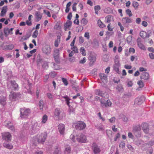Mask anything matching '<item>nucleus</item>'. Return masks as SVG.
Masks as SVG:
<instances>
[{"mask_svg": "<svg viewBox=\"0 0 154 154\" xmlns=\"http://www.w3.org/2000/svg\"><path fill=\"white\" fill-rule=\"evenodd\" d=\"M47 135L45 134H41L38 135L34 139L37 140V142H38L39 143H44L47 137Z\"/></svg>", "mask_w": 154, "mask_h": 154, "instance_id": "1", "label": "nucleus"}, {"mask_svg": "<svg viewBox=\"0 0 154 154\" xmlns=\"http://www.w3.org/2000/svg\"><path fill=\"white\" fill-rule=\"evenodd\" d=\"M20 117L21 118H25L28 116L30 113V111L29 109L22 108L20 109Z\"/></svg>", "mask_w": 154, "mask_h": 154, "instance_id": "2", "label": "nucleus"}, {"mask_svg": "<svg viewBox=\"0 0 154 154\" xmlns=\"http://www.w3.org/2000/svg\"><path fill=\"white\" fill-rule=\"evenodd\" d=\"M101 106L103 107H111L112 105V103L109 100H108L105 101L103 99H101L100 100Z\"/></svg>", "mask_w": 154, "mask_h": 154, "instance_id": "3", "label": "nucleus"}, {"mask_svg": "<svg viewBox=\"0 0 154 154\" xmlns=\"http://www.w3.org/2000/svg\"><path fill=\"white\" fill-rule=\"evenodd\" d=\"M76 139L79 142L85 143L86 141V137L82 134H80L77 135Z\"/></svg>", "mask_w": 154, "mask_h": 154, "instance_id": "4", "label": "nucleus"}, {"mask_svg": "<svg viewBox=\"0 0 154 154\" xmlns=\"http://www.w3.org/2000/svg\"><path fill=\"white\" fill-rule=\"evenodd\" d=\"M63 97L65 99L66 104L69 107V112L71 113L74 112V109L69 104V100L70 99L67 96H65Z\"/></svg>", "mask_w": 154, "mask_h": 154, "instance_id": "5", "label": "nucleus"}, {"mask_svg": "<svg viewBox=\"0 0 154 154\" xmlns=\"http://www.w3.org/2000/svg\"><path fill=\"white\" fill-rule=\"evenodd\" d=\"M86 125L83 122H79L75 125V128L78 130H81L84 129L86 127Z\"/></svg>", "mask_w": 154, "mask_h": 154, "instance_id": "6", "label": "nucleus"}, {"mask_svg": "<svg viewBox=\"0 0 154 154\" xmlns=\"http://www.w3.org/2000/svg\"><path fill=\"white\" fill-rule=\"evenodd\" d=\"M133 20L128 17H125L122 18V23L125 26H127L130 23L132 22Z\"/></svg>", "mask_w": 154, "mask_h": 154, "instance_id": "7", "label": "nucleus"}, {"mask_svg": "<svg viewBox=\"0 0 154 154\" xmlns=\"http://www.w3.org/2000/svg\"><path fill=\"white\" fill-rule=\"evenodd\" d=\"M58 130L60 134L62 135H64L65 131V126L63 124L60 123L58 126Z\"/></svg>", "mask_w": 154, "mask_h": 154, "instance_id": "8", "label": "nucleus"}, {"mask_svg": "<svg viewBox=\"0 0 154 154\" xmlns=\"http://www.w3.org/2000/svg\"><path fill=\"white\" fill-rule=\"evenodd\" d=\"M3 139L6 141H9L11 140V135L9 132H5L2 134Z\"/></svg>", "mask_w": 154, "mask_h": 154, "instance_id": "9", "label": "nucleus"}, {"mask_svg": "<svg viewBox=\"0 0 154 154\" xmlns=\"http://www.w3.org/2000/svg\"><path fill=\"white\" fill-rule=\"evenodd\" d=\"M42 50L43 52L47 55L50 54L51 52L50 47L48 45H46L44 46L42 49Z\"/></svg>", "mask_w": 154, "mask_h": 154, "instance_id": "10", "label": "nucleus"}, {"mask_svg": "<svg viewBox=\"0 0 154 154\" xmlns=\"http://www.w3.org/2000/svg\"><path fill=\"white\" fill-rule=\"evenodd\" d=\"M13 28L9 29L8 27H5L4 29V32L6 37H7L10 34H12L13 33L12 31L13 30Z\"/></svg>", "mask_w": 154, "mask_h": 154, "instance_id": "11", "label": "nucleus"}, {"mask_svg": "<svg viewBox=\"0 0 154 154\" xmlns=\"http://www.w3.org/2000/svg\"><path fill=\"white\" fill-rule=\"evenodd\" d=\"M5 126L11 129L12 131H14L15 129L14 125L11 122L5 121Z\"/></svg>", "mask_w": 154, "mask_h": 154, "instance_id": "12", "label": "nucleus"}, {"mask_svg": "<svg viewBox=\"0 0 154 154\" xmlns=\"http://www.w3.org/2000/svg\"><path fill=\"white\" fill-rule=\"evenodd\" d=\"M20 95V94L19 93L11 92L9 95V98L11 100H14L17 97H19Z\"/></svg>", "mask_w": 154, "mask_h": 154, "instance_id": "13", "label": "nucleus"}, {"mask_svg": "<svg viewBox=\"0 0 154 154\" xmlns=\"http://www.w3.org/2000/svg\"><path fill=\"white\" fill-rule=\"evenodd\" d=\"M95 93L96 95L100 96L102 97H107L108 95L106 93H103V91H100L99 89H97L95 91Z\"/></svg>", "mask_w": 154, "mask_h": 154, "instance_id": "14", "label": "nucleus"}, {"mask_svg": "<svg viewBox=\"0 0 154 154\" xmlns=\"http://www.w3.org/2000/svg\"><path fill=\"white\" fill-rule=\"evenodd\" d=\"M99 76L100 79L104 84L107 82V75L104 73H100L99 74Z\"/></svg>", "mask_w": 154, "mask_h": 154, "instance_id": "15", "label": "nucleus"}, {"mask_svg": "<svg viewBox=\"0 0 154 154\" xmlns=\"http://www.w3.org/2000/svg\"><path fill=\"white\" fill-rule=\"evenodd\" d=\"M92 149L95 154H97L101 151L99 147L95 143L93 144Z\"/></svg>", "mask_w": 154, "mask_h": 154, "instance_id": "16", "label": "nucleus"}, {"mask_svg": "<svg viewBox=\"0 0 154 154\" xmlns=\"http://www.w3.org/2000/svg\"><path fill=\"white\" fill-rule=\"evenodd\" d=\"M149 125L147 123H144L142 125V127L144 132L148 133L149 131Z\"/></svg>", "mask_w": 154, "mask_h": 154, "instance_id": "17", "label": "nucleus"}, {"mask_svg": "<svg viewBox=\"0 0 154 154\" xmlns=\"http://www.w3.org/2000/svg\"><path fill=\"white\" fill-rule=\"evenodd\" d=\"M31 130L35 132L38 131L40 128L39 126L38 125L37 122L34 123L32 126Z\"/></svg>", "mask_w": 154, "mask_h": 154, "instance_id": "18", "label": "nucleus"}, {"mask_svg": "<svg viewBox=\"0 0 154 154\" xmlns=\"http://www.w3.org/2000/svg\"><path fill=\"white\" fill-rule=\"evenodd\" d=\"M36 21H38L42 18V15L40 12L36 11L35 14Z\"/></svg>", "mask_w": 154, "mask_h": 154, "instance_id": "19", "label": "nucleus"}, {"mask_svg": "<svg viewBox=\"0 0 154 154\" xmlns=\"http://www.w3.org/2000/svg\"><path fill=\"white\" fill-rule=\"evenodd\" d=\"M140 78L141 79L144 80H147L149 79V74L147 72H143L140 76Z\"/></svg>", "mask_w": 154, "mask_h": 154, "instance_id": "20", "label": "nucleus"}, {"mask_svg": "<svg viewBox=\"0 0 154 154\" xmlns=\"http://www.w3.org/2000/svg\"><path fill=\"white\" fill-rule=\"evenodd\" d=\"M143 97H138L136 98L135 101V103L137 105H140L143 102L142 99Z\"/></svg>", "mask_w": 154, "mask_h": 154, "instance_id": "21", "label": "nucleus"}, {"mask_svg": "<svg viewBox=\"0 0 154 154\" xmlns=\"http://www.w3.org/2000/svg\"><path fill=\"white\" fill-rule=\"evenodd\" d=\"M8 8L7 6L3 7L2 8L0 15L2 17L4 16L6 14Z\"/></svg>", "mask_w": 154, "mask_h": 154, "instance_id": "22", "label": "nucleus"}, {"mask_svg": "<svg viewBox=\"0 0 154 154\" xmlns=\"http://www.w3.org/2000/svg\"><path fill=\"white\" fill-rule=\"evenodd\" d=\"M6 98L5 97H0V104L4 106L6 104Z\"/></svg>", "mask_w": 154, "mask_h": 154, "instance_id": "23", "label": "nucleus"}, {"mask_svg": "<svg viewBox=\"0 0 154 154\" xmlns=\"http://www.w3.org/2000/svg\"><path fill=\"white\" fill-rule=\"evenodd\" d=\"M113 17L111 15L107 16L105 18V21L108 23H109L111 21H113Z\"/></svg>", "mask_w": 154, "mask_h": 154, "instance_id": "24", "label": "nucleus"}, {"mask_svg": "<svg viewBox=\"0 0 154 154\" xmlns=\"http://www.w3.org/2000/svg\"><path fill=\"white\" fill-rule=\"evenodd\" d=\"M3 146L8 149H11L13 148V145L11 143L5 142L3 143Z\"/></svg>", "mask_w": 154, "mask_h": 154, "instance_id": "25", "label": "nucleus"}, {"mask_svg": "<svg viewBox=\"0 0 154 154\" xmlns=\"http://www.w3.org/2000/svg\"><path fill=\"white\" fill-rule=\"evenodd\" d=\"M61 113V110L59 108L55 109L54 112V116L57 118H59V116Z\"/></svg>", "mask_w": 154, "mask_h": 154, "instance_id": "26", "label": "nucleus"}, {"mask_svg": "<svg viewBox=\"0 0 154 154\" xmlns=\"http://www.w3.org/2000/svg\"><path fill=\"white\" fill-rule=\"evenodd\" d=\"M72 24V22L68 20L67 21L66 23L64 25V29L66 31L67 30V29L69 28L71 26Z\"/></svg>", "mask_w": 154, "mask_h": 154, "instance_id": "27", "label": "nucleus"}, {"mask_svg": "<svg viewBox=\"0 0 154 154\" xmlns=\"http://www.w3.org/2000/svg\"><path fill=\"white\" fill-rule=\"evenodd\" d=\"M71 151L70 146L69 145L66 146L64 150V152L66 154H69Z\"/></svg>", "mask_w": 154, "mask_h": 154, "instance_id": "28", "label": "nucleus"}, {"mask_svg": "<svg viewBox=\"0 0 154 154\" xmlns=\"http://www.w3.org/2000/svg\"><path fill=\"white\" fill-rule=\"evenodd\" d=\"M14 48V45L12 44L6 45L4 47L5 49L7 50H12Z\"/></svg>", "mask_w": 154, "mask_h": 154, "instance_id": "29", "label": "nucleus"}, {"mask_svg": "<svg viewBox=\"0 0 154 154\" xmlns=\"http://www.w3.org/2000/svg\"><path fill=\"white\" fill-rule=\"evenodd\" d=\"M128 43L129 44H132V36L131 35L128 36L126 38Z\"/></svg>", "mask_w": 154, "mask_h": 154, "instance_id": "30", "label": "nucleus"}, {"mask_svg": "<svg viewBox=\"0 0 154 154\" xmlns=\"http://www.w3.org/2000/svg\"><path fill=\"white\" fill-rule=\"evenodd\" d=\"M140 130V125L134 126L133 127V131L134 132H136L139 131Z\"/></svg>", "mask_w": 154, "mask_h": 154, "instance_id": "31", "label": "nucleus"}, {"mask_svg": "<svg viewBox=\"0 0 154 154\" xmlns=\"http://www.w3.org/2000/svg\"><path fill=\"white\" fill-rule=\"evenodd\" d=\"M97 24L98 26L100 28H103L106 26L100 20H98Z\"/></svg>", "mask_w": 154, "mask_h": 154, "instance_id": "32", "label": "nucleus"}, {"mask_svg": "<svg viewBox=\"0 0 154 154\" xmlns=\"http://www.w3.org/2000/svg\"><path fill=\"white\" fill-rule=\"evenodd\" d=\"M146 33L143 31L140 32V36L143 38H146Z\"/></svg>", "mask_w": 154, "mask_h": 154, "instance_id": "33", "label": "nucleus"}, {"mask_svg": "<svg viewBox=\"0 0 154 154\" xmlns=\"http://www.w3.org/2000/svg\"><path fill=\"white\" fill-rule=\"evenodd\" d=\"M100 9V7L99 5L95 6L94 7V10L95 11V13L97 14H98V11Z\"/></svg>", "mask_w": 154, "mask_h": 154, "instance_id": "34", "label": "nucleus"}, {"mask_svg": "<svg viewBox=\"0 0 154 154\" xmlns=\"http://www.w3.org/2000/svg\"><path fill=\"white\" fill-rule=\"evenodd\" d=\"M11 83L13 86V87L15 89H16L18 85L14 81H11Z\"/></svg>", "mask_w": 154, "mask_h": 154, "instance_id": "35", "label": "nucleus"}, {"mask_svg": "<svg viewBox=\"0 0 154 154\" xmlns=\"http://www.w3.org/2000/svg\"><path fill=\"white\" fill-rule=\"evenodd\" d=\"M48 117L47 116L45 115H44L42 118V122L43 123H45L47 120Z\"/></svg>", "mask_w": 154, "mask_h": 154, "instance_id": "36", "label": "nucleus"}, {"mask_svg": "<svg viewBox=\"0 0 154 154\" xmlns=\"http://www.w3.org/2000/svg\"><path fill=\"white\" fill-rule=\"evenodd\" d=\"M125 12L126 14L129 17H131L132 16V14L130 10L127 9L126 10Z\"/></svg>", "mask_w": 154, "mask_h": 154, "instance_id": "37", "label": "nucleus"}, {"mask_svg": "<svg viewBox=\"0 0 154 154\" xmlns=\"http://www.w3.org/2000/svg\"><path fill=\"white\" fill-rule=\"evenodd\" d=\"M60 50L59 49H55L54 50V56H59Z\"/></svg>", "mask_w": 154, "mask_h": 154, "instance_id": "38", "label": "nucleus"}, {"mask_svg": "<svg viewBox=\"0 0 154 154\" xmlns=\"http://www.w3.org/2000/svg\"><path fill=\"white\" fill-rule=\"evenodd\" d=\"M38 34V31L36 30H35L33 33V34L32 35V37L34 38H36Z\"/></svg>", "mask_w": 154, "mask_h": 154, "instance_id": "39", "label": "nucleus"}, {"mask_svg": "<svg viewBox=\"0 0 154 154\" xmlns=\"http://www.w3.org/2000/svg\"><path fill=\"white\" fill-rule=\"evenodd\" d=\"M42 61L43 60L42 58L40 56L37 57V63L38 65L40 64Z\"/></svg>", "mask_w": 154, "mask_h": 154, "instance_id": "40", "label": "nucleus"}, {"mask_svg": "<svg viewBox=\"0 0 154 154\" xmlns=\"http://www.w3.org/2000/svg\"><path fill=\"white\" fill-rule=\"evenodd\" d=\"M138 45L139 48L143 50H145V48L144 46L141 43H139L137 44Z\"/></svg>", "mask_w": 154, "mask_h": 154, "instance_id": "41", "label": "nucleus"}, {"mask_svg": "<svg viewBox=\"0 0 154 154\" xmlns=\"http://www.w3.org/2000/svg\"><path fill=\"white\" fill-rule=\"evenodd\" d=\"M35 137H34L33 138V139L32 140V144L33 145H34L35 146H37V144L38 143H38V142H37V140H35L34 139Z\"/></svg>", "mask_w": 154, "mask_h": 154, "instance_id": "42", "label": "nucleus"}, {"mask_svg": "<svg viewBox=\"0 0 154 154\" xmlns=\"http://www.w3.org/2000/svg\"><path fill=\"white\" fill-rule=\"evenodd\" d=\"M104 12L105 13L109 14L111 12V9L109 7L106 8L104 9Z\"/></svg>", "mask_w": 154, "mask_h": 154, "instance_id": "43", "label": "nucleus"}, {"mask_svg": "<svg viewBox=\"0 0 154 154\" xmlns=\"http://www.w3.org/2000/svg\"><path fill=\"white\" fill-rule=\"evenodd\" d=\"M137 84L139 85V87L140 88H142L144 86L143 83L141 80L138 81L137 82Z\"/></svg>", "mask_w": 154, "mask_h": 154, "instance_id": "44", "label": "nucleus"}, {"mask_svg": "<svg viewBox=\"0 0 154 154\" xmlns=\"http://www.w3.org/2000/svg\"><path fill=\"white\" fill-rule=\"evenodd\" d=\"M42 67L44 69L48 68V63L45 61L44 62L43 64L42 65Z\"/></svg>", "mask_w": 154, "mask_h": 154, "instance_id": "45", "label": "nucleus"}, {"mask_svg": "<svg viewBox=\"0 0 154 154\" xmlns=\"http://www.w3.org/2000/svg\"><path fill=\"white\" fill-rule=\"evenodd\" d=\"M132 5L134 8H137L139 4L137 2L134 1L132 3Z\"/></svg>", "mask_w": 154, "mask_h": 154, "instance_id": "46", "label": "nucleus"}, {"mask_svg": "<svg viewBox=\"0 0 154 154\" xmlns=\"http://www.w3.org/2000/svg\"><path fill=\"white\" fill-rule=\"evenodd\" d=\"M60 150L58 148H56L55 149L53 154H60Z\"/></svg>", "mask_w": 154, "mask_h": 154, "instance_id": "47", "label": "nucleus"}, {"mask_svg": "<svg viewBox=\"0 0 154 154\" xmlns=\"http://www.w3.org/2000/svg\"><path fill=\"white\" fill-rule=\"evenodd\" d=\"M49 75L51 77L53 78L56 76V74L54 72H51L50 73Z\"/></svg>", "mask_w": 154, "mask_h": 154, "instance_id": "48", "label": "nucleus"}, {"mask_svg": "<svg viewBox=\"0 0 154 154\" xmlns=\"http://www.w3.org/2000/svg\"><path fill=\"white\" fill-rule=\"evenodd\" d=\"M44 102L42 101H40L39 102V106L41 109H43L44 107Z\"/></svg>", "mask_w": 154, "mask_h": 154, "instance_id": "49", "label": "nucleus"}, {"mask_svg": "<svg viewBox=\"0 0 154 154\" xmlns=\"http://www.w3.org/2000/svg\"><path fill=\"white\" fill-rule=\"evenodd\" d=\"M62 80L65 85L67 86L68 85V81L66 79L62 78Z\"/></svg>", "mask_w": 154, "mask_h": 154, "instance_id": "50", "label": "nucleus"}, {"mask_svg": "<svg viewBox=\"0 0 154 154\" xmlns=\"http://www.w3.org/2000/svg\"><path fill=\"white\" fill-rule=\"evenodd\" d=\"M88 22L87 20L85 18H83L81 21V23L84 25H86L87 23Z\"/></svg>", "mask_w": 154, "mask_h": 154, "instance_id": "51", "label": "nucleus"}, {"mask_svg": "<svg viewBox=\"0 0 154 154\" xmlns=\"http://www.w3.org/2000/svg\"><path fill=\"white\" fill-rule=\"evenodd\" d=\"M80 51L82 52V54L83 56H85L86 55L85 49L83 47H82L80 48Z\"/></svg>", "mask_w": 154, "mask_h": 154, "instance_id": "52", "label": "nucleus"}, {"mask_svg": "<svg viewBox=\"0 0 154 154\" xmlns=\"http://www.w3.org/2000/svg\"><path fill=\"white\" fill-rule=\"evenodd\" d=\"M127 85L128 87H131L133 85L132 82L131 81L129 80H128L127 81Z\"/></svg>", "mask_w": 154, "mask_h": 154, "instance_id": "53", "label": "nucleus"}, {"mask_svg": "<svg viewBox=\"0 0 154 154\" xmlns=\"http://www.w3.org/2000/svg\"><path fill=\"white\" fill-rule=\"evenodd\" d=\"M125 146V143L123 141L121 142L119 145V147L122 148H123Z\"/></svg>", "mask_w": 154, "mask_h": 154, "instance_id": "54", "label": "nucleus"}, {"mask_svg": "<svg viewBox=\"0 0 154 154\" xmlns=\"http://www.w3.org/2000/svg\"><path fill=\"white\" fill-rule=\"evenodd\" d=\"M54 60L56 62L58 63L59 62V56H54Z\"/></svg>", "mask_w": 154, "mask_h": 154, "instance_id": "55", "label": "nucleus"}, {"mask_svg": "<svg viewBox=\"0 0 154 154\" xmlns=\"http://www.w3.org/2000/svg\"><path fill=\"white\" fill-rule=\"evenodd\" d=\"M71 49H73V51H74L76 53H77L78 52V48L75 46H73V47H72L71 48Z\"/></svg>", "mask_w": 154, "mask_h": 154, "instance_id": "56", "label": "nucleus"}, {"mask_svg": "<svg viewBox=\"0 0 154 154\" xmlns=\"http://www.w3.org/2000/svg\"><path fill=\"white\" fill-rule=\"evenodd\" d=\"M116 118L115 117H112L109 119V121L110 123H114L115 122Z\"/></svg>", "mask_w": 154, "mask_h": 154, "instance_id": "57", "label": "nucleus"}, {"mask_svg": "<svg viewBox=\"0 0 154 154\" xmlns=\"http://www.w3.org/2000/svg\"><path fill=\"white\" fill-rule=\"evenodd\" d=\"M116 89L120 91L122 90L123 88L121 85L118 86L116 88Z\"/></svg>", "mask_w": 154, "mask_h": 154, "instance_id": "58", "label": "nucleus"}, {"mask_svg": "<svg viewBox=\"0 0 154 154\" xmlns=\"http://www.w3.org/2000/svg\"><path fill=\"white\" fill-rule=\"evenodd\" d=\"M47 95L49 99H52L54 97V96L50 93H48Z\"/></svg>", "mask_w": 154, "mask_h": 154, "instance_id": "59", "label": "nucleus"}, {"mask_svg": "<svg viewBox=\"0 0 154 154\" xmlns=\"http://www.w3.org/2000/svg\"><path fill=\"white\" fill-rule=\"evenodd\" d=\"M86 58L85 57H84L82 60H81L79 62L80 63L84 64L86 61Z\"/></svg>", "mask_w": 154, "mask_h": 154, "instance_id": "60", "label": "nucleus"}, {"mask_svg": "<svg viewBox=\"0 0 154 154\" xmlns=\"http://www.w3.org/2000/svg\"><path fill=\"white\" fill-rule=\"evenodd\" d=\"M29 38V36H28V37L23 36L21 38L20 41V42H23L24 40H27Z\"/></svg>", "mask_w": 154, "mask_h": 154, "instance_id": "61", "label": "nucleus"}, {"mask_svg": "<svg viewBox=\"0 0 154 154\" xmlns=\"http://www.w3.org/2000/svg\"><path fill=\"white\" fill-rule=\"evenodd\" d=\"M114 69L117 73H119V68L117 67V66L115 65L114 66Z\"/></svg>", "mask_w": 154, "mask_h": 154, "instance_id": "62", "label": "nucleus"}, {"mask_svg": "<svg viewBox=\"0 0 154 154\" xmlns=\"http://www.w3.org/2000/svg\"><path fill=\"white\" fill-rule=\"evenodd\" d=\"M84 42L83 38L81 36L79 37V43L80 44Z\"/></svg>", "mask_w": 154, "mask_h": 154, "instance_id": "63", "label": "nucleus"}, {"mask_svg": "<svg viewBox=\"0 0 154 154\" xmlns=\"http://www.w3.org/2000/svg\"><path fill=\"white\" fill-rule=\"evenodd\" d=\"M153 149H150L146 151L147 154H152L153 152Z\"/></svg>", "mask_w": 154, "mask_h": 154, "instance_id": "64", "label": "nucleus"}]
</instances>
